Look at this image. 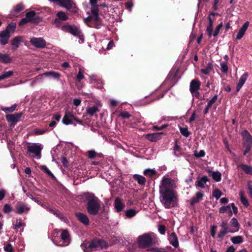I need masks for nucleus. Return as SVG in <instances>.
Here are the masks:
<instances>
[{"label":"nucleus","mask_w":252,"mask_h":252,"mask_svg":"<svg viewBox=\"0 0 252 252\" xmlns=\"http://www.w3.org/2000/svg\"><path fill=\"white\" fill-rule=\"evenodd\" d=\"M170 243L175 248H177L179 246L178 237L175 232H172L169 237Z\"/></svg>","instance_id":"22"},{"label":"nucleus","mask_w":252,"mask_h":252,"mask_svg":"<svg viewBox=\"0 0 252 252\" xmlns=\"http://www.w3.org/2000/svg\"><path fill=\"white\" fill-rule=\"evenodd\" d=\"M30 209V207L26 204L19 202L15 205V212L19 215H21L23 213L28 214Z\"/></svg>","instance_id":"8"},{"label":"nucleus","mask_w":252,"mask_h":252,"mask_svg":"<svg viewBox=\"0 0 252 252\" xmlns=\"http://www.w3.org/2000/svg\"><path fill=\"white\" fill-rule=\"evenodd\" d=\"M136 214V210L132 209H129L126 212V216L128 218H131L134 217Z\"/></svg>","instance_id":"43"},{"label":"nucleus","mask_w":252,"mask_h":252,"mask_svg":"<svg viewBox=\"0 0 252 252\" xmlns=\"http://www.w3.org/2000/svg\"><path fill=\"white\" fill-rule=\"evenodd\" d=\"M166 135V133L163 132L149 133L145 135V137L151 142H157L161 139L163 136Z\"/></svg>","instance_id":"10"},{"label":"nucleus","mask_w":252,"mask_h":252,"mask_svg":"<svg viewBox=\"0 0 252 252\" xmlns=\"http://www.w3.org/2000/svg\"><path fill=\"white\" fill-rule=\"evenodd\" d=\"M4 250L6 252H13L12 246L10 243L4 247Z\"/></svg>","instance_id":"60"},{"label":"nucleus","mask_w":252,"mask_h":252,"mask_svg":"<svg viewBox=\"0 0 252 252\" xmlns=\"http://www.w3.org/2000/svg\"><path fill=\"white\" fill-rule=\"evenodd\" d=\"M156 171L153 169H147L145 170L143 172V173L146 176H149V177H152L156 174Z\"/></svg>","instance_id":"39"},{"label":"nucleus","mask_w":252,"mask_h":252,"mask_svg":"<svg viewBox=\"0 0 252 252\" xmlns=\"http://www.w3.org/2000/svg\"><path fill=\"white\" fill-rule=\"evenodd\" d=\"M81 247L84 252H92L98 249H106L108 247V244L103 239L94 238L90 241L85 240Z\"/></svg>","instance_id":"2"},{"label":"nucleus","mask_w":252,"mask_h":252,"mask_svg":"<svg viewBox=\"0 0 252 252\" xmlns=\"http://www.w3.org/2000/svg\"><path fill=\"white\" fill-rule=\"evenodd\" d=\"M248 145L252 146V136L251 135L247 136L244 138Z\"/></svg>","instance_id":"59"},{"label":"nucleus","mask_w":252,"mask_h":252,"mask_svg":"<svg viewBox=\"0 0 252 252\" xmlns=\"http://www.w3.org/2000/svg\"><path fill=\"white\" fill-rule=\"evenodd\" d=\"M75 216L78 220L85 225H88L89 224V219L87 216L80 212L75 213Z\"/></svg>","instance_id":"17"},{"label":"nucleus","mask_w":252,"mask_h":252,"mask_svg":"<svg viewBox=\"0 0 252 252\" xmlns=\"http://www.w3.org/2000/svg\"><path fill=\"white\" fill-rule=\"evenodd\" d=\"M230 209V205L226 206H222L219 209V212L220 213H224L226 211H228Z\"/></svg>","instance_id":"52"},{"label":"nucleus","mask_w":252,"mask_h":252,"mask_svg":"<svg viewBox=\"0 0 252 252\" xmlns=\"http://www.w3.org/2000/svg\"><path fill=\"white\" fill-rule=\"evenodd\" d=\"M249 25V22H246L244 23V24L243 25V26L240 28L239 31L243 32L244 34H245L246 30H247L248 26Z\"/></svg>","instance_id":"53"},{"label":"nucleus","mask_w":252,"mask_h":252,"mask_svg":"<svg viewBox=\"0 0 252 252\" xmlns=\"http://www.w3.org/2000/svg\"><path fill=\"white\" fill-rule=\"evenodd\" d=\"M205 153L204 150H200L199 152L195 151L194 152V155L196 158H201L205 156Z\"/></svg>","instance_id":"56"},{"label":"nucleus","mask_w":252,"mask_h":252,"mask_svg":"<svg viewBox=\"0 0 252 252\" xmlns=\"http://www.w3.org/2000/svg\"><path fill=\"white\" fill-rule=\"evenodd\" d=\"M230 240L234 244H240L244 241L243 237L240 235L232 237Z\"/></svg>","instance_id":"32"},{"label":"nucleus","mask_w":252,"mask_h":252,"mask_svg":"<svg viewBox=\"0 0 252 252\" xmlns=\"http://www.w3.org/2000/svg\"><path fill=\"white\" fill-rule=\"evenodd\" d=\"M212 195L216 200H218L222 195V192L219 189H216L213 190Z\"/></svg>","instance_id":"42"},{"label":"nucleus","mask_w":252,"mask_h":252,"mask_svg":"<svg viewBox=\"0 0 252 252\" xmlns=\"http://www.w3.org/2000/svg\"><path fill=\"white\" fill-rule=\"evenodd\" d=\"M26 16L30 22L32 23H38L41 21V18L34 11H31L26 14Z\"/></svg>","instance_id":"12"},{"label":"nucleus","mask_w":252,"mask_h":252,"mask_svg":"<svg viewBox=\"0 0 252 252\" xmlns=\"http://www.w3.org/2000/svg\"><path fill=\"white\" fill-rule=\"evenodd\" d=\"M99 5L98 4H95L94 5H91V13L92 15L98 14L99 12Z\"/></svg>","instance_id":"48"},{"label":"nucleus","mask_w":252,"mask_h":252,"mask_svg":"<svg viewBox=\"0 0 252 252\" xmlns=\"http://www.w3.org/2000/svg\"><path fill=\"white\" fill-rule=\"evenodd\" d=\"M16 24L14 22H11L8 25L6 28L5 30H3L6 33H9L10 34L11 32L13 33L15 31Z\"/></svg>","instance_id":"30"},{"label":"nucleus","mask_w":252,"mask_h":252,"mask_svg":"<svg viewBox=\"0 0 252 252\" xmlns=\"http://www.w3.org/2000/svg\"><path fill=\"white\" fill-rule=\"evenodd\" d=\"M167 126V125H163L162 126L159 127L157 126H153V129L155 130H161L164 128H166Z\"/></svg>","instance_id":"63"},{"label":"nucleus","mask_w":252,"mask_h":252,"mask_svg":"<svg viewBox=\"0 0 252 252\" xmlns=\"http://www.w3.org/2000/svg\"><path fill=\"white\" fill-rule=\"evenodd\" d=\"M13 74V71L9 70L8 71H3L1 74L0 75V80H3L4 79L8 78Z\"/></svg>","instance_id":"35"},{"label":"nucleus","mask_w":252,"mask_h":252,"mask_svg":"<svg viewBox=\"0 0 252 252\" xmlns=\"http://www.w3.org/2000/svg\"><path fill=\"white\" fill-rule=\"evenodd\" d=\"M213 69V64L211 63H207L206 67L205 68H202L200 69V71L204 74H208Z\"/></svg>","instance_id":"31"},{"label":"nucleus","mask_w":252,"mask_h":252,"mask_svg":"<svg viewBox=\"0 0 252 252\" xmlns=\"http://www.w3.org/2000/svg\"><path fill=\"white\" fill-rule=\"evenodd\" d=\"M217 13L212 12L211 14L209 15L208 16V19L209 21L208 26L206 29L207 33L209 37H211L213 35L212 31H213V20L211 17V15L215 16L217 15Z\"/></svg>","instance_id":"16"},{"label":"nucleus","mask_w":252,"mask_h":252,"mask_svg":"<svg viewBox=\"0 0 252 252\" xmlns=\"http://www.w3.org/2000/svg\"><path fill=\"white\" fill-rule=\"evenodd\" d=\"M11 36L9 33H6L2 31L0 33V43L2 45H5L8 43V40Z\"/></svg>","instance_id":"18"},{"label":"nucleus","mask_w":252,"mask_h":252,"mask_svg":"<svg viewBox=\"0 0 252 252\" xmlns=\"http://www.w3.org/2000/svg\"><path fill=\"white\" fill-rule=\"evenodd\" d=\"M204 194L202 191H198L195 195L190 199V205L193 207L195 204L199 202L203 198Z\"/></svg>","instance_id":"15"},{"label":"nucleus","mask_w":252,"mask_h":252,"mask_svg":"<svg viewBox=\"0 0 252 252\" xmlns=\"http://www.w3.org/2000/svg\"><path fill=\"white\" fill-rule=\"evenodd\" d=\"M99 111L98 108L97 106L94 105L93 107H88L87 108V113L91 116H93L94 113Z\"/></svg>","instance_id":"33"},{"label":"nucleus","mask_w":252,"mask_h":252,"mask_svg":"<svg viewBox=\"0 0 252 252\" xmlns=\"http://www.w3.org/2000/svg\"><path fill=\"white\" fill-rule=\"evenodd\" d=\"M16 106H17L16 104H13L10 107L1 106V109L6 113H12L15 111Z\"/></svg>","instance_id":"36"},{"label":"nucleus","mask_w":252,"mask_h":252,"mask_svg":"<svg viewBox=\"0 0 252 252\" xmlns=\"http://www.w3.org/2000/svg\"><path fill=\"white\" fill-rule=\"evenodd\" d=\"M61 239L65 246L68 245L70 242V236L67 230H62L61 234Z\"/></svg>","instance_id":"20"},{"label":"nucleus","mask_w":252,"mask_h":252,"mask_svg":"<svg viewBox=\"0 0 252 252\" xmlns=\"http://www.w3.org/2000/svg\"><path fill=\"white\" fill-rule=\"evenodd\" d=\"M56 18L54 20L53 24L55 25L57 28H61L62 22L65 21L68 19V16L66 13L63 11H59L56 15Z\"/></svg>","instance_id":"6"},{"label":"nucleus","mask_w":252,"mask_h":252,"mask_svg":"<svg viewBox=\"0 0 252 252\" xmlns=\"http://www.w3.org/2000/svg\"><path fill=\"white\" fill-rule=\"evenodd\" d=\"M75 119V117L71 112L66 111L62 120V123L65 125H68L73 124L72 121Z\"/></svg>","instance_id":"13"},{"label":"nucleus","mask_w":252,"mask_h":252,"mask_svg":"<svg viewBox=\"0 0 252 252\" xmlns=\"http://www.w3.org/2000/svg\"><path fill=\"white\" fill-rule=\"evenodd\" d=\"M237 168H241L247 174L252 175V167L250 165L241 164L237 165Z\"/></svg>","instance_id":"27"},{"label":"nucleus","mask_w":252,"mask_h":252,"mask_svg":"<svg viewBox=\"0 0 252 252\" xmlns=\"http://www.w3.org/2000/svg\"><path fill=\"white\" fill-rule=\"evenodd\" d=\"M61 30L65 32L69 33L73 36L78 37L82 42H84V36L80 29L75 25H63L61 27Z\"/></svg>","instance_id":"4"},{"label":"nucleus","mask_w":252,"mask_h":252,"mask_svg":"<svg viewBox=\"0 0 252 252\" xmlns=\"http://www.w3.org/2000/svg\"><path fill=\"white\" fill-rule=\"evenodd\" d=\"M84 78V76L83 74V72L81 70V69H79L78 73L77 75L76 79L78 82H80Z\"/></svg>","instance_id":"54"},{"label":"nucleus","mask_w":252,"mask_h":252,"mask_svg":"<svg viewBox=\"0 0 252 252\" xmlns=\"http://www.w3.org/2000/svg\"><path fill=\"white\" fill-rule=\"evenodd\" d=\"M96 155V153L94 150H90L87 152L88 158L90 159H94Z\"/></svg>","instance_id":"49"},{"label":"nucleus","mask_w":252,"mask_h":252,"mask_svg":"<svg viewBox=\"0 0 252 252\" xmlns=\"http://www.w3.org/2000/svg\"><path fill=\"white\" fill-rule=\"evenodd\" d=\"M216 228H217L216 225H213L211 226V235L213 238H214L216 236Z\"/></svg>","instance_id":"62"},{"label":"nucleus","mask_w":252,"mask_h":252,"mask_svg":"<svg viewBox=\"0 0 252 252\" xmlns=\"http://www.w3.org/2000/svg\"><path fill=\"white\" fill-rule=\"evenodd\" d=\"M221 71L223 73H226L228 71V66L226 62H222L220 63Z\"/></svg>","instance_id":"50"},{"label":"nucleus","mask_w":252,"mask_h":252,"mask_svg":"<svg viewBox=\"0 0 252 252\" xmlns=\"http://www.w3.org/2000/svg\"><path fill=\"white\" fill-rule=\"evenodd\" d=\"M39 168L46 173L49 177L51 178L55 179V177L54 174L48 169L45 165H41L39 166Z\"/></svg>","instance_id":"38"},{"label":"nucleus","mask_w":252,"mask_h":252,"mask_svg":"<svg viewBox=\"0 0 252 252\" xmlns=\"http://www.w3.org/2000/svg\"><path fill=\"white\" fill-rule=\"evenodd\" d=\"M114 206L116 211L119 213L125 208V204L121 198L117 197L115 198Z\"/></svg>","instance_id":"14"},{"label":"nucleus","mask_w":252,"mask_h":252,"mask_svg":"<svg viewBox=\"0 0 252 252\" xmlns=\"http://www.w3.org/2000/svg\"><path fill=\"white\" fill-rule=\"evenodd\" d=\"M11 59L7 54L0 53V62L7 64L11 62Z\"/></svg>","instance_id":"29"},{"label":"nucleus","mask_w":252,"mask_h":252,"mask_svg":"<svg viewBox=\"0 0 252 252\" xmlns=\"http://www.w3.org/2000/svg\"><path fill=\"white\" fill-rule=\"evenodd\" d=\"M86 209L88 213L93 216L97 215L101 207V201L94 194H90L86 197Z\"/></svg>","instance_id":"3"},{"label":"nucleus","mask_w":252,"mask_h":252,"mask_svg":"<svg viewBox=\"0 0 252 252\" xmlns=\"http://www.w3.org/2000/svg\"><path fill=\"white\" fill-rule=\"evenodd\" d=\"M222 26H223V24H222V22H221L216 28V30L213 33V35L215 37L217 36L219 32H220V29L222 27Z\"/></svg>","instance_id":"51"},{"label":"nucleus","mask_w":252,"mask_h":252,"mask_svg":"<svg viewBox=\"0 0 252 252\" xmlns=\"http://www.w3.org/2000/svg\"><path fill=\"white\" fill-rule=\"evenodd\" d=\"M180 131L181 134L186 137L190 135V132L187 127H180Z\"/></svg>","instance_id":"46"},{"label":"nucleus","mask_w":252,"mask_h":252,"mask_svg":"<svg viewBox=\"0 0 252 252\" xmlns=\"http://www.w3.org/2000/svg\"><path fill=\"white\" fill-rule=\"evenodd\" d=\"M137 244L139 248L146 249L153 244V240L150 234L145 233L137 238Z\"/></svg>","instance_id":"5"},{"label":"nucleus","mask_w":252,"mask_h":252,"mask_svg":"<svg viewBox=\"0 0 252 252\" xmlns=\"http://www.w3.org/2000/svg\"><path fill=\"white\" fill-rule=\"evenodd\" d=\"M231 225L234 227L233 229H231V231L233 233L237 232L239 230L240 224L238 221V220L235 218H233L230 220Z\"/></svg>","instance_id":"26"},{"label":"nucleus","mask_w":252,"mask_h":252,"mask_svg":"<svg viewBox=\"0 0 252 252\" xmlns=\"http://www.w3.org/2000/svg\"><path fill=\"white\" fill-rule=\"evenodd\" d=\"M22 41V37L21 36H16L13 38V39L11 41V45L12 46L13 49L15 50H16L19 45V44Z\"/></svg>","instance_id":"28"},{"label":"nucleus","mask_w":252,"mask_h":252,"mask_svg":"<svg viewBox=\"0 0 252 252\" xmlns=\"http://www.w3.org/2000/svg\"><path fill=\"white\" fill-rule=\"evenodd\" d=\"M61 162L64 167H66L68 166V161L65 157H63L61 158Z\"/></svg>","instance_id":"64"},{"label":"nucleus","mask_w":252,"mask_h":252,"mask_svg":"<svg viewBox=\"0 0 252 252\" xmlns=\"http://www.w3.org/2000/svg\"><path fill=\"white\" fill-rule=\"evenodd\" d=\"M134 180L141 186H144L146 184V180L144 177L139 174H134L133 176Z\"/></svg>","instance_id":"25"},{"label":"nucleus","mask_w":252,"mask_h":252,"mask_svg":"<svg viewBox=\"0 0 252 252\" xmlns=\"http://www.w3.org/2000/svg\"><path fill=\"white\" fill-rule=\"evenodd\" d=\"M200 83L198 80L196 79L192 80L190 83V92H192L193 91H198L200 89Z\"/></svg>","instance_id":"23"},{"label":"nucleus","mask_w":252,"mask_h":252,"mask_svg":"<svg viewBox=\"0 0 252 252\" xmlns=\"http://www.w3.org/2000/svg\"><path fill=\"white\" fill-rule=\"evenodd\" d=\"M228 233H233V231L221 229L218 234V237L220 239V240H222L223 237Z\"/></svg>","instance_id":"40"},{"label":"nucleus","mask_w":252,"mask_h":252,"mask_svg":"<svg viewBox=\"0 0 252 252\" xmlns=\"http://www.w3.org/2000/svg\"><path fill=\"white\" fill-rule=\"evenodd\" d=\"M42 148L41 145L37 144H33L27 146V154H33L37 158H41V152Z\"/></svg>","instance_id":"7"},{"label":"nucleus","mask_w":252,"mask_h":252,"mask_svg":"<svg viewBox=\"0 0 252 252\" xmlns=\"http://www.w3.org/2000/svg\"><path fill=\"white\" fill-rule=\"evenodd\" d=\"M12 210V208L9 204H5L3 208V211L5 214H8Z\"/></svg>","instance_id":"47"},{"label":"nucleus","mask_w":252,"mask_h":252,"mask_svg":"<svg viewBox=\"0 0 252 252\" xmlns=\"http://www.w3.org/2000/svg\"><path fill=\"white\" fill-rule=\"evenodd\" d=\"M176 185L171 178L164 177L159 186L160 201L166 209L175 206L178 202V197L175 189Z\"/></svg>","instance_id":"1"},{"label":"nucleus","mask_w":252,"mask_h":252,"mask_svg":"<svg viewBox=\"0 0 252 252\" xmlns=\"http://www.w3.org/2000/svg\"><path fill=\"white\" fill-rule=\"evenodd\" d=\"M24 8L25 6L24 5V4L23 3H20L15 5L13 8V10L16 13H18L22 11L23 10H24Z\"/></svg>","instance_id":"41"},{"label":"nucleus","mask_w":252,"mask_h":252,"mask_svg":"<svg viewBox=\"0 0 252 252\" xmlns=\"http://www.w3.org/2000/svg\"><path fill=\"white\" fill-rule=\"evenodd\" d=\"M221 227H222L221 229H224L227 231H231V229L228 228L226 222L224 221H222L220 224Z\"/></svg>","instance_id":"61"},{"label":"nucleus","mask_w":252,"mask_h":252,"mask_svg":"<svg viewBox=\"0 0 252 252\" xmlns=\"http://www.w3.org/2000/svg\"><path fill=\"white\" fill-rule=\"evenodd\" d=\"M23 113L22 112L6 115V119L8 122L10 123L11 126H14L19 121Z\"/></svg>","instance_id":"9"},{"label":"nucleus","mask_w":252,"mask_h":252,"mask_svg":"<svg viewBox=\"0 0 252 252\" xmlns=\"http://www.w3.org/2000/svg\"><path fill=\"white\" fill-rule=\"evenodd\" d=\"M158 230L159 232V233L162 234L164 235L166 231V227L164 225L160 224L158 226Z\"/></svg>","instance_id":"57"},{"label":"nucleus","mask_w":252,"mask_h":252,"mask_svg":"<svg viewBox=\"0 0 252 252\" xmlns=\"http://www.w3.org/2000/svg\"><path fill=\"white\" fill-rule=\"evenodd\" d=\"M240 194L241 202L244 206L248 207L249 205V203L247 199L244 196L243 192L241 191Z\"/></svg>","instance_id":"45"},{"label":"nucleus","mask_w":252,"mask_h":252,"mask_svg":"<svg viewBox=\"0 0 252 252\" xmlns=\"http://www.w3.org/2000/svg\"><path fill=\"white\" fill-rule=\"evenodd\" d=\"M209 175L212 177L216 182H220L221 179V174L219 171H213L210 169H207Z\"/></svg>","instance_id":"19"},{"label":"nucleus","mask_w":252,"mask_h":252,"mask_svg":"<svg viewBox=\"0 0 252 252\" xmlns=\"http://www.w3.org/2000/svg\"><path fill=\"white\" fill-rule=\"evenodd\" d=\"M120 116L123 119H128L131 116L130 114L127 111H123L120 114Z\"/></svg>","instance_id":"55"},{"label":"nucleus","mask_w":252,"mask_h":252,"mask_svg":"<svg viewBox=\"0 0 252 252\" xmlns=\"http://www.w3.org/2000/svg\"><path fill=\"white\" fill-rule=\"evenodd\" d=\"M30 42L33 46L38 48H43L46 46V41L42 37H32L30 40Z\"/></svg>","instance_id":"11"},{"label":"nucleus","mask_w":252,"mask_h":252,"mask_svg":"<svg viewBox=\"0 0 252 252\" xmlns=\"http://www.w3.org/2000/svg\"><path fill=\"white\" fill-rule=\"evenodd\" d=\"M43 75L47 77L51 76L55 79H59L61 76L59 73L55 71L46 72Z\"/></svg>","instance_id":"34"},{"label":"nucleus","mask_w":252,"mask_h":252,"mask_svg":"<svg viewBox=\"0 0 252 252\" xmlns=\"http://www.w3.org/2000/svg\"><path fill=\"white\" fill-rule=\"evenodd\" d=\"M248 77V73L246 72L244 73L240 77L239 82L236 86V92H238L239 90L241 89L245 82H246L247 78Z\"/></svg>","instance_id":"21"},{"label":"nucleus","mask_w":252,"mask_h":252,"mask_svg":"<svg viewBox=\"0 0 252 252\" xmlns=\"http://www.w3.org/2000/svg\"><path fill=\"white\" fill-rule=\"evenodd\" d=\"M93 20L95 21L96 22V28L98 29L99 28V26L101 25V24L100 21V19L99 17V14H94L93 15Z\"/></svg>","instance_id":"44"},{"label":"nucleus","mask_w":252,"mask_h":252,"mask_svg":"<svg viewBox=\"0 0 252 252\" xmlns=\"http://www.w3.org/2000/svg\"><path fill=\"white\" fill-rule=\"evenodd\" d=\"M209 181L208 177L206 176H203L197 181L196 186L200 189H204L205 184Z\"/></svg>","instance_id":"24"},{"label":"nucleus","mask_w":252,"mask_h":252,"mask_svg":"<svg viewBox=\"0 0 252 252\" xmlns=\"http://www.w3.org/2000/svg\"><path fill=\"white\" fill-rule=\"evenodd\" d=\"M22 223L21 222V219H19V220L17 219L16 220V223H15V224H14L13 225V228L14 229H16L20 227L21 226H22Z\"/></svg>","instance_id":"58"},{"label":"nucleus","mask_w":252,"mask_h":252,"mask_svg":"<svg viewBox=\"0 0 252 252\" xmlns=\"http://www.w3.org/2000/svg\"><path fill=\"white\" fill-rule=\"evenodd\" d=\"M48 210L50 212L53 214L54 215H55L57 217L59 218L60 219H61L62 220H64V217L61 212H59L58 210H54L51 208H49Z\"/></svg>","instance_id":"37"}]
</instances>
